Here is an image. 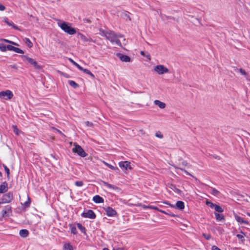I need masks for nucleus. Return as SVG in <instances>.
I'll list each match as a JSON object with an SVG mask.
<instances>
[{"label": "nucleus", "mask_w": 250, "mask_h": 250, "mask_svg": "<svg viewBox=\"0 0 250 250\" xmlns=\"http://www.w3.org/2000/svg\"><path fill=\"white\" fill-rule=\"evenodd\" d=\"M101 35L104 36L107 40L110 41L112 43H114L115 44L121 46V43L119 38H122L123 36L121 35H117L113 31L104 32L102 31Z\"/></svg>", "instance_id": "1"}, {"label": "nucleus", "mask_w": 250, "mask_h": 250, "mask_svg": "<svg viewBox=\"0 0 250 250\" xmlns=\"http://www.w3.org/2000/svg\"><path fill=\"white\" fill-rule=\"evenodd\" d=\"M57 24L63 31L68 35H73L76 33L75 28L72 27L70 23L58 20Z\"/></svg>", "instance_id": "2"}, {"label": "nucleus", "mask_w": 250, "mask_h": 250, "mask_svg": "<svg viewBox=\"0 0 250 250\" xmlns=\"http://www.w3.org/2000/svg\"><path fill=\"white\" fill-rule=\"evenodd\" d=\"M21 58L25 63L33 65L34 68L36 69L41 68L40 65L38 64V62L35 60L29 57L27 55H22L21 56Z\"/></svg>", "instance_id": "3"}, {"label": "nucleus", "mask_w": 250, "mask_h": 250, "mask_svg": "<svg viewBox=\"0 0 250 250\" xmlns=\"http://www.w3.org/2000/svg\"><path fill=\"white\" fill-rule=\"evenodd\" d=\"M154 71L159 75L169 73V69L165 65L159 64L153 67Z\"/></svg>", "instance_id": "4"}, {"label": "nucleus", "mask_w": 250, "mask_h": 250, "mask_svg": "<svg viewBox=\"0 0 250 250\" xmlns=\"http://www.w3.org/2000/svg\"><path fill=\"white\" fill-rule=\"evenodd\" d=\"M74 147L72 149L74 153H77L79 156L82 157H85L87 156L86 153L80 145L74 143Z\"/></svg>", "instance_id": "5"}, {"label": "nucleus", "mask_w": 250, "mask_h": 250, "mask_svg": "<svg viewBox=\"0 0 250 250\" xmlns=\"http://www.w3.org/2000/svg\"><path fill=\"white\" fill-rule=\"evenodd\" d=\"M13 97V94L10 90L0 92V98L5 100H10Z\"/></svg>", "instance_id": "6"}, {"label": "nucleus", "mask_w": 250, "mask_h": 250, "mask_svg": "<svg viewBox=\"0 0 250 250\" xmlns=\"http://www.w3.org/2000/svg\"><path fill=\"white\" fill-rule=\"evenodd\" d=\"M13 199V194L11 192H8L4 195H3L1 200L2 203H9L11 202V201Z\"/></svg>", "instance_id": "7"}, {"label": "nucleus", "mask_w": 250, "mask_h": 250, "mask_svg": "<svg viewBox=\"0 0 250 250\" xmlns=\"http://www.w3.org/2000/svg\"><path fill=\"white\" fill-rule=\"evenodd\" d=\"M119 166L121 168L126 170L132 168L130 163L128 161L120 162L119 163Z\"/></svg>", "instance_id": "8"}, {"label": "nucleus", "mask_w": 250, "mask_h": 250, "mask_svg": "<svg viewBox=\"0 0 250 250\" xmlns=\"http://www.w3.org/2000/svg\"><path fill=\"white\" fill-rule=\"evenodd\" d=\"M104 210L106 212V214L108 216L113 217L116 215V211L110 207L104 208Z\"/></svg>", "instance_id": "9"}, {"label": "nucleus", "mask_w": 250, "mask_h": 250, "mask_svg": "<svg viewBox=\"0 0 250 250\" xmlns=\"http://www.w3.org/2000/svg\"><path fill=\"white\" fill-rule=\"evenodd\" d=\"M82 216L85 218L94 219L96 217V215L92 210H88L86 212H83L82 214Z\"/></svg>", "instance_id": "10"}, {"label": "nucleus", "mask_w": 250, "mask_h": 250, "mask_svg": "<svg viewBox=\"0 0 250 250\" xmlns=\"http://www.w3.org/2000/svg\"><path fill=\"white\" fill-rule=\"evenodd\" d=\"M164 203L167 205H169L171 207H176L177 208L181 210L185 208L184 203L181 201H177L175 206L169 204L167 202H164Z\"/></svg>", "instance_id": "11"}, {"label": "nucleus", "mask_w": 250, "mask_h": 250, "mask_svg": "<svg viewBox=\"0 0 250 250\" xmlns=\"http://www.w3.org/2000/svg\"><path fill=\"white\" fill-rule=\"evenodd\" d=\"M77 37L78 38L81 39V41L84 43L93 41V40L90 38H88L81 33H78Z\"/></svg>", "instance_id": "12"}, {"label": "nucleus", "mask_w": 250, "mask_h": 250, "mask_svg": "<svg viewBox=\"0 0 250 250\" xmlns=\"http://www.w3.org/2000/svg\"><path fill=\"white\" fill-rule=\"evenodd\" d=\"M117 56L122 62H128L131 61V59L130 58V57L126 55H124L121 53H118L117 54Z\"/></svg>", "instance_id": "13"}, {"label": "nucleus", "mask_w": 250, "mask_h": 250, "mask_svg": "<svg viewBox=\"0 0 250 250\" xmlns=\"http://www.w3.org/2000/svg\"><path fill=\"white\" fill-rule=\"evenodd\" d=\"M103 184L104 187L105 188L112 189L114 191H119L121 190V189L117 187L112 185L111 184H108L105 182H103Z\"/></svg>", "instance_id": "14"}, {"label": "nucleus", "mask_w": 250, "mask_h": 250, "mask_svg": "<svg viewBox=\"0 0 250 250\" xmlns=\"http://www.w3.org/2000/svg\"><path fill=\"white\" fill-rule=\"evenodd\" d=\"M234 217L235 220L240 224H244L246 225H249V223L248 221L244 218L241 217L240 216L235 214L234 215Z\"/></svg>", "instance_id": "15"}, {"label": "nucleus", "mask_w": 250, "mask_h": 250, "mask_svg": "<svg viewBox=\"0 0 250 250\" xmlns=\"http://www.w3.org/2000/svg\"><path fill=\"white\" fill-rule=\"evenodd\" d=\"M11 212V207L10 206H7L1 211V215L3 217L7 216V214Z\"/></svg>", "instance_id": "16"}, {"label": "nucleus", "mask_w": 250, "mask_h": 250, "mask_svg": "<svg viewBox=\"0 0 250 250\" xmlns=\"http://www.w3.org/2000/svg\"><path fill=\"white\" fill-rule=\"evenodd\" d=\"M154 104L157 105L161 109H164L166 106V104L165 103L158 100H155L154 101Z\"/></svg>", "instance_id": "17"}, {"label": "nucleus", "mask_w": 250, "mask_h": 250, "mask_svg": "<svg viewBox=\"0 0 250 250\" xmlns=\"http://www.w3.org/2000/svg\"><path fill=\"white\" fill-rule=\"evenodd\" d=\"M8 190L7 184L4 182L0 185V193H4Z\"/></svg>", "instance_id": "18"}, {"label": "nucleus", "mask_w": 250, "mask_h": 250, "mask_svg": "<svg viewBox=\"0 0 250 250\" xmlns=\"http://www.w3.org/2000/svg\"><path fill=\"white\" fill-rule=\"evenodd\" d=\"M208 191L211 194H212V195H214L215 196H219V195L220 194V192H219V191L218 190H217L215 188H213L212 187H209L208 188Z\"/></svg>", "instance_id": "19"}, {"label": "nucleus", "mask_w": 250, "mask_h": 250, "mask_svg": "<svg viewBox=\"0 0 250 250\" xmlns=\"http://www.w3.org/2000/svg\"><path fill=\"white\" fill-rule=\"evenodd\" d=\"M93 201L96 203H102L104 202V199L99 195H95L93 197Z\"/></svg>", "instance_id": "20"}, {"label": "nucleus", "mask_w": 250, "mask_h": 250, "mask_svg": "<svg viewBox=\"0 0 250 250\" xmlns=\"http://www.w3.org/2000/svg\"><path fill=\"white\" fill-rule=\"evenodd\" d=\"M29 234V232L27 229H21L20 231L19 234L21 237H26Z\"/></svg>", "instance_id": "21"}, {"label": "nucleus", "mask_w": 250, "mask_h": 250, "mask_svg": "<svg viewBox=\"0 0 250 250\" xmlns=\"http://www.w3.org/2000/svg\"><path fill=\"white\" fill-rule=\"evenodd\" d=\"M170 188L172 190H173L176 193H177L179 195L181 194V193H182L181 190H180L179 189H178L177 188H176L175 186L172 185L170 186Z\"/></svg>", "instance_id": "22"}, {"label": "nucleus", "mask_w": 250, "mask_h": 250, "mask_svg": "<svg viewBox=\"0 0 250 250\" xmlns=\"http://www.w3.org/2000/svg\"><path fill=\"white\" fill-rule=\"evenodd\" d=\"M63 249V250H73L72 246L69 243L64 244Z\"/></svg>", "instance_id": "23"}, {"label": "nucleus", "mask_w": 250, "mask_h": 250, "mask_svg": "<svg viewBox=\"0 0 250 250\" xmlns=\"http://www.w3.org/2000/svg\"><path fill=\"white\" fill-rule=\"evenodd\" d=\"M23 41H24L25 43L26 44V45L28 47H29V48L32 47L33 43H32L31 41L28 38H25L23 39Z\"/></svg>", "instance_id": "24"}, {"label": "nucleus", "mask_w": 250, "mask_h": 250, "mask_svg": "<svg viewBox=\"0 0 250 250\" xmlns=\"http://www.w3.org/2000/svg\"><path fill=\"white\" fill-rule=\"evenodd\" d=\"M214 215L215 216L216 219L218 221H220L224 220V217L223 215L217 213H215Z\"/></svg>", "instance_id": "25"}, {"label": "nucleus", "mask_w": 250, "mask_h": 250, "mask_svg": "<svg viewBox=\"0 0 250 250\" xmlns=\"http://www.w3.org/2000/svg\"><path fill=\"white\" fill-rule=\"evenodd\" d=\"M0 41L2 42H7V43H10V44H13L14 45L19 46V44L18 43H17L11 41L10 40H7V39H1L0 40Z\"/></svg>", "instance_id": "26"}, {"label": "nucleus", "mask_w": 250, "mask_h": 250, "mask_svg": "<svg viewBox=\"0 0 250 250\" xmlns=\"http://www.w3.org/2000/svg\"><path fill=\"white\" fill-rule=\"evenodd\" d=\"M80 70L82 71L83 72L90 75L92 78H94V75L88 69H84L82 67V69H80Z\"/></svg>", "instance_id": "27"}, {"label": "nucleus", "mask_w": 250, "mask_h": 250, "mask_svg": "<svg viewBox=\"0 0 250 250\" xmlns=\"http://www.w3.org/2000/svg\"><path fill=\"white\" fill-rule=\"evenodd\" d=\"M140 54L142 56L146 57L148 61H150L151 60L150 55L149 53H146L144 51H141L140 52Z\"/></svg>", "instance_id": "28"}, {"label": "nucleus", "mask_w": 250, "mask_h": 250, "mask_svg": "<svg viewBox=\"0 0 250 250\" xmlns=\"http://www.w3.org/2000/svg\"><path fill=\"white\" fill-rule=\"evenodd\" d=\"M6 46L4 43H0V50L1 52H6L7 51Z\"/></svg>", "instance_id": "29"}, {"label": "nucleus", "mask_w": 250, "mask_h": 250, "mask_svg": "<svg viewBox=\"0 0 250 250\" xmlns=\"http://www.w3.org/2000/svg\"><path fill=\"white\" fill-rule=\"evenodd\" d=\"M69 61L75 66H76L79 70L82 69V67L78 63H77L76 62H75L74 60H73L71 58H69Z\"/></svg>", "instance_id": "30"}, {"label": "nucleus", "mask_w": 250, "mask_h": 250, "mask_svg": "<svg viewBox=\"0 0 250 250\" xmlns=\"http://www.w3.org/2000/svg\"><path fill=\"white\" fill-rule=\"evenodd\" d=\"M214 209L216 211L218 212L221 213L224 211V209L222 208L217 205H215Z\"/></svg>", "instance_id": "31"}, {"label": "nucleus", "mask_w": 250, "mask_h": 250, "mask_svg": "<svg viewBox=\"0 0 250 250\" xmlns=\"http://www.w3.org/2000/svg\"><path fill=\"white\" fill-rule=\"evenodd\" d=\"M68 83L70 85L74 88H76L79 86V85L73 81L69 80L68 81Z\"/></svg>", "instance_id": "32"}, {"label": "nucleus", "mask_w": 250, "mask_h": 250, "mask_svg": "<svg viewBox=\"0 0 250 250\" xmlns=\"http://www.w3.org/2000/svg\"><path fill=\"white\" fill-rule=\"evenodd\" d=\"M244 233L241 231V234H237L236 237L239 239L241 242L244 241Z\"/></svg>", "instance_id": "33"}, {"label": "nucleus", "mask_w": 250, "mask_h": 250, "mask_svg": "<svg viewBox=\"0 0 250 250\" xmlns=\"http://www.w3.org/2000/svg\"><path fill=\"white\" fill-rule=\"evenodd\" d=\"M13 51L15 52L16 53H19V54H24V51L22 50L21 49L19 48L16 47H14Z\"/></svg>", "instance_id": "34"}, {"label": "nucleus", "mask_w": 250, "mask_h": 250, "mask_svg": "<svg viewBox=\"0 0 250 250\" xmlns=\"http://www.w3.org/2000/svg\"><path fill=\"white\" fill-rule=\"evenodd\" d=\"M104 164L105 165H106L107 167H108L109 168H111V169H113V170L118 169V168L117 167H115L112 166L111 165L107 163L106 162H104Z\"/></svg>", "instance_id": "35"}, {"label": "nucleus", "mask_w": 250, "mask_h": 250, "mask_svg": "<svg viewBox=\"0 0 250 250\" xmlns=\"http://www.w3.org/2000/svg\"><path fill=\"white\" fill-rule=\"evenodd\" d=\"M12 128L13 129V131L16 134V135H19V133H20V130H19V129L17 128V127L16 126V125H13L12 126Z\"/></svg>", "instance_id": "36"}, {"label": "nucleus", "mask_w": 250, "mask_h": 250, "mask_svg": "<svg viewBox=\"0 0 250 250\" xmlns=\"http://www.w3.org/2000/svg\"><path fill=\"white\" fill-rule=\"evenodd\" d=\"M206 204L209 206L211 208H214V207L216 205V204H213V203L210 202V201H206Z\"/></svg>", "instance_id": "37"}, {"label": "nucleus", "mask_w": 250, "mask_h": 250, "mask_svg": "<svg viewBox=\"0 0 250 250\" xmlns=\"http://www.w3.org/2000/svg\"><path fill=\"white\" fill-rule=\"evenodd\" d=\"M77 227L79 229L81 230L82 232H84L85 230V228L84 227L82 226V224L78 223L77 224Z\"/></svg>", "instance_id": "38"}, {"label": "nucleus", "mask_w": 250, "mask_h": 250, "mask_svg": "<svg viewBox=\"0 0 250 250\" xmlns=\"http://www.w3.org/2000/svg\"><path fill=\"white\" fill-rule=\"evenodd\" d=\"M177 169V171H176V172L178 173V174H179V170H182V171H183L187 175H191V174L188 173L187 171L185 170H184L182 168H176Z\"/></svg>", "instance_id": "39"}, {"label": "nucleus", "mask_w": 250, "mask_h": 250, "mask_svg": "<svg viewBox=\"0 0 250 250\" xmlns=\"http://www.w3.org/2000/svg\"><path fill=\"white\" fill-rule=\"evenodd\" d=\"M237 70H238V71H239V72L242 74V75H245V76H246L247 75V72L245 71V70L242 69V68H240V69H236Z\"/></svg>", "instance_id": "40"}, {"label": "nucleus", "mask_w": 250, "mask_h": 250, "mask_svg": "<svg viewBox=\"0 0 250 250\" xmlns=\"http://www.w3.org/2000/svg\"><path fill=\"white\" fill-rule=\"evenodd\" d=\"M155 136L156 137L159 138H160V139H162L163 138V134L161 133V132L160 131H158L156 133H155Z\"/></svg>", "instance_id": "41"}, {"label": "nucleus", "mask_w": 250, "mask_h": 250, "mask_svg": "<svg viewBox=\"0 0 250 250\" xmlns=\"http://www.w3.org/2000/svg\"><path fill=\"white\" fill-rule=\"evenodd\" d=\"M14 46L11 45H7L6 46L7 50L14 51Z\"/></svg>", "instance_id": "42"}, {"label": "nucleus", "mask_w": 250, "mask_h": 250, "mask_svg": "<svg viewBox=\"0 0 250 250\" xmlns=\"http://www.w3.org/2000/svg\"><path fill=\"white\" fill-rule=\"evenodd\" d=\"M75 184L76 186L81 187L83 185V183L82 181H76L75 182Z\"/></svg>", "instance_id": "43"}, {"label": "nucleus", "mask_w": 250, "mask_h": 250, "mask_svg": "<svg viewBox=\"0 0 250 250\" xmlns=\"http://www.w3.org/2000/svg\"><path fill=\"white\" fill-rule=\"evenodd\" d=\"M147 208H150V209H155V210H159V208L157 207L153 206H148L147 207Z\"/></svg>", "instance_id": "44"}, {"label": "nucleus", "mask_w": 250, "mask_h": 250, "mask_svg": "<svg viewBox=\"0 0 250 250\" xmlns=\"http://www.w3.org/2000/svg\"><path fill=\"white\" fill-rule=\"evenodd\" d=\"M71 233H72L74 234H76V233H77L76 228L75 227H72L71 228Z\"/></svg>", "instance_id": "45"}, {"label": "nucleus", "mask_w": 250, "mask_h": 250, "mask_svg": "<svg viewBox=\"0 0 250 250\" xmlns=\"http://www.w3.org/2000/svg\"><path fill=\"white\" fill-rule=\"evenodd\" d=\"M4 167V169L7 174V176H8L9 175V173H10V172H9V168L5 165L3 166Z\"/></svg>", "instance_id": "46"}, {"label": "nucleus", "mask_w": 250, "mask_h": 250, "mask_svg": "<svg viewBox=\"0 0 250 250\" xmlns=\"http://www.w3.org/2000/svg\"><path fill=\"white\" fill-rule=\"evenodd\" d=\"M84 124L86 126H92L93 125L92 123L88 121L85 122Z\"/></svg>", "instance_id": "47"}, {"label": "nucleus", "mask_w": 250, "mask_h": 250, "mask_svg": "<svg viewBox=\"0 0 250 250\" xmlns=\"http://www.w3.org/2000/svg\"><path fill=\"white\" fill-rule=\"evenodd\" d=\"M4 21L9 25L13 26L14 27H15L16 26L14 25L13 22H9L7 20H5Z\"/></svg>", "instance_id": "48"}, {"label": "nucleus", "mask_w": 250, "mask_h": 250, "mask_svg": "<svg viewBox=\"0 0 250 250\" xmlns=\"http://www.w3.org/2000/svg\"><path fill=\"white\" fill-rule=\"evenodd\" d=\"M5 9V7L0 3V11H4Z\"/></svg>", "instance_id": "49"}, {"label": "nucleus", "mask_w": 250, "mask_h": 250, "mask_svg": "<svg viewBox=\"0 0 250 250\" xmlns=\"http://www.w3.org/2000/svg\"><path fill=\"white\" fill-rule=\"evenodd\" d=\"M211 250H221L219 248H218L217 246H213L211 248Z\"/></svg>", "instance_id": "50"}, {"label": "nucleus", "mask_w": 250, "mask_h": 250, "mask_svg": "<svg viewBox=\"0 0 250 250\" xmlns=\"http://www.w3.org/2000/svg\"><path fill=\"white\" fill-rule=\"evenodd\" d=\"M203 235L205 237V238L207 240H209L210 238V236L209 235H206L205 234H204Z\"/></svg>", "instance_id": "51"}, {"label": "nucleus", "mask_w": 250, "mask_h": 250, "mask_svg": "<svg viewBox=\"0 0 250 250\" xmlns=\"http://www.w3.org/2000/svg\"><path fill=\"white\" fill-rule=\"evenodd\" d=\"M60 74L62 75H63V76H64L65 77H66V78H68V76L67 74H65L63 72H60Z\"/></svg>", "instance_id": "52"}, {"label": "nucleus", "mask_w": 250, "mask_h": 250, "mask_svg": "<svg viewBox=\"0 0 250 250\" xmlns=\"http://www.w3.org/2000/svg\"><path fill=\"white\" fill-rule=\"evenodd\" d=\"M158 211H159L160 212L163 213H166V211H165L164 210H161V209H159V210Z\"/></svg>", "instance_id": "53"}, {"label": "nucleus", "mask_w": 250, "mask_h": 250, "mask_svg": "<svg viewBox=\"0 0 250 250\" xmlns=\"http://www.w3.org/2000/svg\"><path fill=\"white\" fill-rule=\"evenodd\" d=\"M25 205L26 206H28L29 205V203H28V202H26L25 203Z\"/></svg>", "instance_id": "54"}, {"label": "nucleus", "mask_w": 250, "mask_h": 250, "mask_svg": "<svg viewBox=\"0 0 250 250\" xmlns=\"http://www.w3.org/2000/svg\"><path fill=\"white\" fill-rule=\"evenodd\" d=\"M148 206L144 205V206H143V208H147V207H148Z\"/></svg>", "instance_id": "55"}, {"label": "nucleus", "mask_w": 250, "mask_h": 250, "mask_svg": "<svg viewBox=\"0 0 250 250\" xmlns=\"http://www.w3.org/2000/svg\"><path fill=\"white\" fill-rule=\"evenodd\" d=\"M56 131H57V132H58L59 133H60V134H62L61 131H60V130H58V129H56Z\"/></svg>", "instance_id": "56"}, {"label": "nucleus", "mask_w": 250, "mask_h": 250, "mask_svg": "<svg viewBox=\"0 0 250 250\" xmlns=\"http://www.w3.org/2000/svg\"><path fill=\"white\" fill-rule=\"evenodd\" d=\"M247 80H248V81H250V78L249 77H248L247 78Z\"/></svg>", "instance_id": "57"}, {"label": "nucleus", "mask_w": 250, "mask_h": 250, "mask_svg": "<svg viewBox=\"0 0 250 250\" xmlns=\"http://www.w3.org/2000/svg\"><path fill=\"white\" fill-rule=\"evenodd\" d=\"M247 214L249 216H250V213L247 212Z\"/></svg>", "instance_id": "58"}, {"label": "nucleus", "mask_w": 250, "mask_h": 250, "mask_svg": "<svg viewBox=\"0 0 250 250\" xmlns=\"http://www.w3.org/2000/svg\"><path fill=\"white\" fill-rule=\"evenodd\" d=\"M126 16L127 17V18H128L129 20V21H130V20H131V19H130V18L129 17V16H128L127 15V14H126Z\"/></svg>", "instance_id": "59"}, {"label": "nucleus", "mask_w": 250, "mask_h": 250, "mask_svg": "<svg viewBox=\"0 0 250 250\" xmlns=\"http://www.w3.org/2000/svg\"><path fill=\"white\" fill-rule=\"evenodd\" d=\"M103 250H109L107 248H104Z\"/></svg>", "instance_id": "60"}, {"label": "nucleus", "mask_w": 250, "mask_h": 250, "mask_svg": "<svg viewBox=\"0 0 250 250\" xmlns=\"http://www.w3.org/2000/svg\"><path fill=\"white\" fill-rule=\"evenodd\" d=\"M1 176V173L0 172V176Z\"/></svg>", "instance_id": "61"}, {"label": "nucleus", "mask_w": 250, "mask_h": 250, "mask_svg": "<svg viewBox=\"0 0 250 250\" xmlns=\"http://www.w3.org/2000/svg\"><path fill=\"white\" fill-rule=\"evenodd\" d=\"M1 204V202H0V205Z\"/></svg>", "instance_id": "62"}]
</instances>
